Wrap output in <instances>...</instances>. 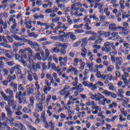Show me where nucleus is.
<instances>
[{"label": "nucleus", "instance_id": "nucleus-1", "mask_svg": "<svg viewBox=\"0 0 130 130\" xmlns=\"http://www.w3.org/2000/svg\"><path fill=\"white\" fill-rule=\"evenodd\" d=\"M5 93L8 94L9 95L6 94L4 91H0V95H1L5 101L8 102V105H9V106L13 105L14 103H15V101L13 99V98H14V92H13L12 89L8 88L5 90Z\"/></svg>", "mask_w": 130, "mask_h": 130}, {"label": "nucleus", "instance_id": "nucleus-2", "mask_svg": "<svg viewBox=\"0 0 130 130\" xmlns=\"http://www.w3.org/2000/svg\"><path fill=\"white\" fill-rule=\"evenodd\" d=\"M21 41L23 42H27L28 44L30 45L31 49H34L35 51H40V46L36 42H33L30 40H28L25 38H22Z\"/></svg>", "mask_w": 130, "mask_h": 130}, {"label": "nucleus", "instance_id": "nucleus-3", "mask_svg": "<svg viewBox=\"0 0 130 130\" xmlns=\"http://www.w3.org/2000/svg\"><path fill=\"white\" fill-rule=\"evenodd\" d=\"M45 101V95H42L41 98L38 99V104H36V108L37 111H42L43 110V101Z\"/></svg>", "mask_w": 130, "mask_h": 130}, {"label": "nucleus", "instance_id": "nucleus-4", "mask_svg": "<svg viewBox=\"0 0 130 130\" xmlns=\"http://www.w3.org/2000/svg\"><path fill=\"white\" fill-rule=\"evenodd\" d=\"M15 98L17 100H19V104H22L23 102L22 100L23 99V97L25 96L26 95V92L25 90H24L23 92L21 91H16L15 92Z\"/></svg>", "mask_w": 130, "mask_h": 130}, {"label": "nucleus", "instance_id": "nucleus-5", "mask_svg": "<svg viewBox=\"0 0 130 130\" xmlns=\"http://www.w3.org/2000/svg\"><path fill=\"white\" fill-rule=\"evenodd\" d=\"M15 72L16 75L20 76L22 74V71L21 70V66L19 64H17L13 67H12L10 69V74L13 75L14 72Z\"/></svg>", "mask_w": 130, "mask_h": 130}, {"label": "nucleus", "instance_id": "nucleus-6", "mask_svg": "<svg viewBox=\"0 0 130 130\" xmlns=\"http://www.w3.org/2000/svg\"><path fill=\"white\" fill-rule=\"evenodd\" d=\"M110 43L109 42H106L104 44V47L102 48V51H105L106 53L110 52L111 51V47H110Z\"/></svg>", "mask_w": 130, "mask_h": 130}, {"label": "nucleus", "instance_id": "nucleus-7", "mask_svg": "<svg viewBox=\"0 0 130 130\" xmlns=\"http://www.w3.org/2000/svg\"><path fill=\"white\" fill-rule=\"evenodd\" d=\"M123 62L122 58L121 57H116V63L115 64V67L116 70H120L119 66H121V64Z\"/></svg>", "mask_w": 130, "mask_h": 130}, {"label": "nucleus", "instance_id": "nucleus-8", "mask_svg": "<svg viewBox=\"0 0 130 130\" xmlns=\"http://www.w3.org/2000/svg\"><path fill=\"white\" fill-rule=\"evenodd\" d=\"M26 92L27 96H30L31 94L34 93V88L28 85L26 88Z\"/></svg>", "mask_w": 130, "mask_h": 130}, {"label": "nucleus", "instance_id": "nucleus-9", "mask_svg": "<svg viewBox=\"0 0 130 130\" xmlns=\"http://www.w3.org/2000/svg\"><path fill=\"white\" fill-rule=\"evenodd\" d=\"M123 45L124 47L125 48L124 54H128V53L130 51L129 44L127 43H124L123 44Z\"/></svg>", "mask_w": 130, "mask_h": 130}, {"label": "nucleus", "instance_id": "nucleus-10", "mask_svg": "<svg viewBox=\"0 0 130 130\" xmlns=\"http://www.w3.org/2000/svg\"><path fill=\"white\" fill-rule=\"evenodd\" d=\"M118 29V27H116L115 23H111L109 25V30L110 31H116Z\"/></svg>", "mask_w": 130, "mask_h": 130}, {"label": "nucleus", "instance_id": "nucleus-11", "mask_svg": "<svg viewBox=\"0 0 130 130\" xmlns=\"http://www.w3.org/2000/svg\"><path fill=\"white\" fill-rule=\"evenodd\" d=\"M5 110L7 111V115L10 118H12V116H13V111H12V110H11V108L10 107H7L5 108Z\"/></svg>", "mask_w": 130, "mask_h": 130}, {"label": "nucleus", "instance_id": "nucleus-12", "mask_svg": "<svg viewBox=\"0 0 130 130\" xmlns=\"http://www.w3.org/2000/svg\"><path fill=\"white\" fill-rule=\"evenodd\" d=\"M24 51H28L27 54L29 57L33 56V50L30 48H26L24 49Z\"/></svg>", "mask_w": 130, "mask_h": 130}, {"label": "nucleus", "instance_id": "nucleus-13", "mask_svg": "<svg viewBox=\"0 0 130 130\" xmlns=\"http://www.w3.org/2000/svg\"><path fill=\"white\" fill-rule=\"evenodd\" d=\"M10 87H12L13 88V91L14 93H16L18 91V87L17 83H14V82H12L10 83Z\"/></svg>", "mask_w": 130, "mask_h": 130}, {"label": "nucleus", "instance_id": "nucleus-14", "mask_svg": "<svg viewBox=\"0 0 130 130\" xmlns=\"http://www.w3.org/2000/svg\"><path fill=\"white\" fill-rule=\"evenodd\" d=\"M67 49V46L66 45H63L60 51L59 52H60V53H61V54H63V55H64V54H66V53H67V50H66Z\"/></svg>", "mask_w": 130, "mask_h": 130}, {"label": "nucleus", "instance_id": "nucleus-15", "mask_svg": "<svg viewBox=\"0 0 130 130\" xmlns=\"http://www.w3.org/2000/svg\"><path fill=\"white\" fill-rule=\"evenodd\" d=\"M0 47H4V48H11V45L8 44L7 42H4L0 43Z\"/></svg>", "mask_w": 130, "mask_h": 130}, {"label": "nucleus", "instance_id": "nucleus-16", "mask_svg": "<svg viewBox=\"0 0 130 130\" xmlns=\"http://www.w3.org/2000/svg\"><path fill=\"white\" fill-rule=\"evenodd\" d=\"M27 74V80H28L29 82H32V81H33V77L32 76V74H33V73H32V71H28Z\"/></svg>", "mask_w": 130, "mask_h": 130}, {"label": "nucleus", "instance_id": "nucleus-17", "mask_svg": "<svg viewBox=\"0 0 130 130\" xmlns=\"http://www.w3.org/2000/svg\"><path fill=\"white\" fill-rule=\"evenodd\" d=\"M16 79V75L13 74L12 76L9 75L7 77V81L9 83H11V82Z\"/></svg>", "mask_w": 130, "mask_h": 130}, {"label": "nucleus", "instance_id": "nucleus-18", "mask_svg": "<svg viewBox=\"0 0 130 130\" xmlns=\"http://www.w3.org/2000/svg\"><path fill=\"white\" fill-rule=\"evenodd\" d=\"M94 2H95V5L94 6V9H99L101 7L102 4L101 3H99V2H100V0H95Z\"/></svg>", "mask_w": 130, "mask_h": 130}, {"label": "nucleus", "instance_id": "nucleus-19", "mask_svg": "<svg viewBox=\"0 0 130 130\" xmlns=\"http://www.w3.org/2000/svg\"><path fill=\"white\" fill-rule=\"evenodd\" d=\"M46 78L47 79H49L50 80V83H51V84H53V83H54V80H53V77H52V76L51 75V74H47Z\"/></svg>", "mask_w": 130, "mask_h": 130}, {"label": "nucleus", "instance_id": "nucleus-20", "mask_svg": "<svg viewBox=\"0 0 130 130\" xmlns=\"http://www.w3.org/2000/svg\"><path fill=\"white\" fill-rule=\"evenodd\" d=\"M51 90V87L50 86H44V92L45 94H47V91L49 92Z\"/></svg>", "mask_w": 130, "mask_h": 130}, {"label": "nucleus", "instance_id": "nucleus-21", "mask_svg": "<svg viewBox=\"0 0 130 130\" xmlns=\"http://www.w3.org/2000/svg\"><path fill=\"white\" fill-rule=\"evenodd\" d=\"M59 49H57V47L52 48L51 49V52H52L53 53H59Z\"/></svg>", "mask_w": 130, "mask_h": 130}, {"label": "nucleus", "instance_id": "nucleus-22", "mask_svg": "<svg viewBox=\"0 0 130 130\" xmlns=\"http://www.w3.org/2000/svg\"><path fill=\"white\" fill-rule=\"evenodd\" d=\"M40 52H37L35 56L34 57V59H38V60H41V56H40Z\"/></svg>", "mask_w": 130, "mask_h": 130}, {"label": "nucleus", "instance_id": "nucleus-23", "mask_svg": "<svg viewBox=\"0 0 130 130\" xmlns=\"http://www.w3.org/2000/svg\"><path fill=\"white\" fill-rule=\"evenodd\" d=\"M40 54L43 60H47L48 58L46 57V55H44V51H43V50L40 51Z\"/></svg>", "mask_w": 130, "mask_h": 130}, {"label": "nucleus", "instance_id": "nucleus-24", "mask_svg": "<svg viewBox=\"0 0 130 130\" xmlns=\"http://www.w3.org/2000/svg\"><path fill=\"white\" fill-rule=\"evenodd\" d=\"M19 53H22L21 55L22 57H24V58H27V54L25 53V50L22 49L19 50Z\"/></svg>", "mask_w": 130, "mask_h": 130}, {"label": "nucleus", "instance_id": "nucleus-25", "mask_svg": "<svg viewBox=\"0 0 130 130\" xmlns=\"http://www.w3.org/2000/svg\"><path fill=\"white\" fill-rule=\"evenodd\" d=\"M85 34H86V35H97V34H96V32L92 31L91 30L85 31Z\"/></svg>", "mask_w": 130, "mask_h": 130}, {"label": "nucleus", "instance_id": "nucleus-26", "mask_svg": "<svg viewBox=\"0 0 130 130\" xmlns=\"http://www.w3.org/2000/svg\"><path fill=\"white\" fill-rule=\"evenodd\" d=\"M32 79L36 81V82H38L39 79H38V75L37 74L34 73H32Z\"/></svg>", "mask_w": 130, "mask_h": 130}, {"label": "nucleus", "instance_id": "nucleus-27", "mask_svg": "<svg viewBox=\"0 0 130 130\" xmlns=\"http://www.w3.org/2000/svg\"><path fill=\"white\" fill-rule=\"evenodd\" d=\"M31 109H28L26 107L22 109V112H23V113H31Z\"/></svg>", "mask_w": 130, "mask_h": 130}, {"label": "nucleus", "instance_id": "nucleus-28", "mask_svg": "<svg viewBox=\"0 0 130 130\" xmlns=\"http://www.w3.org/2000/svg\"><path fill=\"white\" fill-rule=\"evenodd\" d=\"M6 52H9V50L2 49L0 48V55H3V54H6Z\"/></svg>", "mask_w": 130, "mask_h": 130}, {"label": "nucleus", "instance_id": "nucleus-29", "mask_svg": "<svg viewBox=\"0 0 130 130\" xmlns=\"http://www.w3.org/2000/svg\"><path fill=\"white\" fill-rule=\"evenodd\" d=\"M103 93L106 96H110V94H111V92L107 90H105L103 91Z\"/></svg>", "mask_w": 130, "mask_h": 130}, {"label": "nucleus", "instance_id": "nucleus-30", "mask_svg": "<svg viewBox=\"0 0 130 130\" xmlns=\"http://www.w3.org/2000/svg\"><path fill=\"white\" fill-rule=\"evenodd\" d=\"M118 29L119 30H121L123 32L127 31V27H122V26H118Z\"/></svg>", "mask_w": 130, "mask_h": 130}, {"label": "nucleus", "instance_id": "nucleus-31", "mask_svg": "<svg viewBox=\"0 0 130 130\" xmlns=\"http://www.w3.org/2000/svg\"><path fill=\"white\" fill-rule=\"evenodd\" d=\"M67 22H68L69 25H72V24H73V21H72V19H71V16H67Z\"/></svg>", "mask_w": 130, "mask_h": 130}, {"label": "nucleus", "instance_id": "nucleus-32", "mask_svg": "<svg viewBox=\"0 0 130 130\" xmlns=\"http://www.w3.org/2000/svg\"><path fill=\"white\" fill-rule=\"evenodd\" d=\"M102 35H104V30H101L98 31V38H100Z\"/></svg>", "mask_w": 130, "mask_h": 130}, {"label": "nucleus", "instance_id": "nucleus-33", "mask_svg": "<svg viewBox=\"0 0 130 130\" xmlns=\"http://www.w3.org/2000/svg\"><path fill=\"white\" fill-rule=\"evenodd\" d=\"M84 27V29H85V30H91L92 29V27H91L89 26V23H86L85 24Z\"/></svg>", "mask_w": 130, "mask_h": 130}, {"label": "nucleus", "instance_id": "nucleus-34", "mask_svg": "<svg viewBox=\"0 0 130 130\" xmlns=\"http://www.w3.org/2000/svg\"><path fill=\"white\" fill-rule=\"evenodd\" d=\"M70 38L71 40H72V41H74V40H76V39H77V36H76V35H73V33L71 32Z\"/></svg>", "mask_w": 130, "mask_h": 130}, {"label": "nucleus", "instance_id": "nucleus-35", "mask_svg": "<svg viewBox=\"0 0 130 130\" xmlns=\"http://www.w3.org/2000/svg\"><path fill=\"white\" fill-rule=\"evenodd\" d=\"M35 86L36 87L37 91H39L40 89V85H39V82L36 81L35 82Z\"/></svg>", "mask_w": 130, "mask_h": 130}, {"label": "nucleus", "instance_id": "nucleus-36", "mask_svg": "<svg viewBox=\"0 0 130 130\" xmlns=\"http://www.w3.org/2000/svg\"><path fill=\"white\" fill-rule=\"evenodd\" d=\"M58 7L59 8H60V10H61V11H64V10H66V6H64L62 4H58Z\"/></svg>", "mask_w": 130, "mask_h": 130}, {"label": "nucleus", "instance_id": "nucleus-37", "mask_svg": "<svg viewBox=\"0 0 130 130\" xmlns=\"http://www.w3.org/2000/svg\"><path fill=\"white\" fill-rule=\"evenodd\" d=\"M6 116V113L2 112L1 114V116H0V121H3L5 119Z\"/></svg>", "mask_w": 130, "mask_h": 130}, {"label": "nucleus", "instance_id": "nucleus-38", "mask_svg": "<svg viewBox=\"0 0 130 130\" xmlns=\"http://www.w3.org/2000/svg\"><path fill=\"white\" fill-rule=\"evenodd\" d=\"M19 125H20V126L19 127V129H21V130H27V129L25 127V125H24V124H23V123H20Z\"/></svg>", "mask_w": 130, "mask_h": 130}, {"label": "nucleus", "instance_id": "nucleus-39", "mask_svg": "<svg viewBox=\"0 0 130 130\" xmlns=\"http://www.w3.org/2000/svg\"><path fill=\"white\" fill-rule=\"evenodd\" d=\"M111 60L112 61V63H115L116 62V57H114L113 55H111Z\"/></svg>", "mask_w": 130, "mask_h": 130}, {"label": "nucleus", "instance_id": "nucleus-40", "mask_svg": "<svg viewBox=\"0 0 130 130\" xmlns=\"http://www.w3.org/2000/svg\"><path fill=\"white\" fill-rule=\"evenodd\" d=\"M6 57H7V58H10V59H13L14 58V57L12 55H11L10 54H9L8 52H6L5 54Z\"/></svg>", "mask_w": 130, "mask_h": 130}, {"label": "nucleus", "instance_id": "nucleus-41", "mask_svg": "<svg viewBox=\"0 0 130 130\" xmlns=\"http://www.w3.org/2000/svg\"><path fill=\"white\" fill-rule=\"evenodd\" d=\"M25 32H26V28L25 27H22L20 30L19 34L20 35H22V34H25Z\"/></svg>", "mask_w": 130, "mask_h": 130}, {"label": "nucleus", "instance_id": "nucleus-42", "mask_svg": "<svg viewBox=\"0 0 130 130\" xmlns=\"http://www.w3.org/2000/svg\"><path fill=\"white\" fill-rule=\"evenodd\" d=\"M114 69V66H110L107 68V71L108 72H111L112 70Z\"/></svg>", "mask_w": 130, "mask_h": 130}, {"label": "nucleus", "instance_id": "nucleus-43", "mask_svg": "<svg viewBox=\"0 0 130 130\" xmlns=\"http://www.w3.org/2000/svg\"><path fill=\"white\" fill-rule=\"evenodd\" d=\"M2 41H4V42H7V39H6L5 36L0 35V42H2Z\"/></svg>", "mask_w": 130, "mask_h": 130}, {"label": "nucleus", "instance_id": "nucleus-44", "mask_svg": "<svg viewBox=\"0 0 130 130\" xmlns=\"http://www.w3.org/2000/svg\"><path fill=\"white\" fill-rule=\"evenodd\" d=\"M19 31V29L16 28L15 29H10V32L12 34H18V31Z\"/></svg>", "mask_w": 130, "mask_h": 130}, {"label": "nucleus", "instance_id": "nucleus-45", "mask_svg": "<svg viewBox=\"0 0 130 130\" xmlns=\"http://www.w3.org/2000/svg\"><path fill=\"white\" fill-rule=\"evenodd\" d=\"M59 21V17H56L55 18H52V22L53 23H56Z\"/></svg>", "mask_w": 130, "mask_h": 130}, {"label": "nucleus", "instance_id": "nucleus-46", "mask_svg": "<svg viewBox=\"0 0 130 130\" xmlns=\"http://www.w3.org/2000/svg\"><path fill=\"white\" fill-rule=\"evenodd\" d=\"M34 100H35V99H34V97H32L31 96L29 98V104H32L33 105H34Z\"/></svg>", "mask_w": 130, "mask_h": 130}, {"label": "nucleus", "instance_id": "nucleus-47", "mask_svg": "<svg viewBox=\"0 0 130 130\" xmlns=\"http://www.w3.org/2000/svg\"><path fill=\"white\" fill-rule=\"evenodd\" d=\"M3 5H1V8H3L4 9V11L6 10V8L9 6V4L8 3H2Z\"/></svg>", "mask_w": 130, "mask_h": 130}, {"label": "nucleus", "instance_id": "nucleus-48", "mask_svg": "<svg viewBox=\"0 0 130 130\" xmlns=\"http://www.w3.org/2000/svg\"><path fill=\"white\" fill-rule=\"evenodd\" d=\"M45 13L46 14H51V13H52V9H47L46 10H45Z\"/></svg>", "mask_w": 130, "mask_h": 130}, {"label": "nucleus", "instance_id": "nucleus-49", "mask_svg": "<svg viewBox=\"0 0 130 130\" xmlns=\"http://www.w3.org/2000/svg\"><path fill=\"white\" fill-rule=\"evenodd\" d=\"M50 54V52H49V50L48 49H45V55L47 57V58H48L49 57V54Z\"/></svg>", "mask_w": 130, "mask_h": 130}, {"label": "nucleus", "instance_id": "nucleus-50", "mask_svg": "<svg viewBox=\"0 0 130 130\" xmlns=\"http://www.w3.org/2000/svg\"><path fill=\"white\" fill-rule=\"evenodd\" d=\"M42 67L43 68L42 72L46 71V70L47 69V66H46V64H45V63H42Z\"/></svg>", "mask_w": 130, "mask_h": 130}, {"label": "nucleus", "instance_id": "nucleus-51", "mask_svg": "<svg viewBox=\"0 0 130 130\" xmlns=\"http://www.w3.org/2000/svg\"><path fill=\"white\" fill-rule=\"evenodd\" d=\"M7 64H8V66H9V67H13V66L15 64V62L14 61H8L7 62Z\"/></svg>", "mask_w": 130, "mask_h": 130}, {"label": "nucleus", "instance_id": "nucleus-52", "mask_svg": "<svg viewBox=\"0 0 130 130\" xmlns=\"http://www.w3.org/2000/svg\"><path fill=\"white\" fill-rule=\"evenodd\" d=\"M88 41H89L87 38H83L82 39V42L85 44H87L88 43Z\"/></svg>", "mask_w": 130, "mask_h": 130}, {"label": "nucleus", "instance_id": "nucleus-53", "mask_svg": "<svg viewBox=\"0 0 130 130\" xmlns=\"http://www.w3.org/2000/svg\"><path fill=\"white\" fill-rule=\"evenodd\" d=\"M6 38L7 39V40H8V41H9V42H11V43H13V38H12V37H11L10 36H7L6 37Z\"/></svg>", "mask_w": 130, "mask_h": 130}, {"label": "nucleus", "instance_id": "nucleus-54", "mask_svg": "<svg viewBox=\"0 0 130 130\" xmlns=\"http://www.w3.org/2000/svg\"><path fill=\"white\" fill-rule=\"evenodd\" d=\"M81 44V41H77L73 45V47H78Z\"/></svg>", "mask_w": 130, "mask_h": 130}, {"label": "nucleus", "instance_id": "nucleus-55", "mask_svg": "<svg viewBox=\"0 0 130 130\" xmlns=\"http://www.w3.org/2000/svg\"><path fill=\"white\" fill-rule=\"evenodd\" d=\"M89 95L91 99H95V98H96V96L97 94H92V92H90Z\"/></svg>", "mask_w": 130, "mask_h": 130}, {"label": "nucleus", "instance_id": "nucleus-56", "mask_svg": "<svg viewBox=\"0 0 130 130\" xmlns=\"http://www.w3.org/2000/svg\"><path fill=\"white\" fill-rule=\"evenodd\" d=\"M99 18H100V22H103L104 20H105L106 16L104 15H101Z\"/></svg>", "mask_w": 130, "mask_h": 130}, {"label": "nucleus", "instance_id": "nucleus-57", "mask_svg": "<svg viewBox=\"0 0 130 130\" xmlns=\"http://www.w3.org/2000/svg\"><path fill=\"white\" fill-rule=\"evenodd\" d=\"M51 69L54 70V71H57V68H56V66L54 63L51 64Z\"/></svg>", "mask_w": 130, "mask_h": 130}, {"label": "nucleus", "instance_id": "nucleus-58", "mask_svg": "<svg viewBox=\"0 0 130 130\" xmlns=\"http://www.w3.org/2000/svg\"><path fill=\"white\" fill-rule=\"evenodd\" d=\"M75 34L78 33H84V30L83 29H76L75 30Z\"/></svg>", "mask_w": 130, "mask_h": 130}, {"label": "nucleus", "instance_id": "nucleus-59", "mask_svg": "<svg viewBox=\"0 0 130 130\" xmlns=\"http://www.w3.org/2000/svg\"><path fill=\"white\" fill-rule=\"evenodd\" d=\"M16 27H17V22L15 21V22H13V24L11 26V30H15L16 29Z\"/></svg>", "mask_w": 130, "mask_h": 130}, {"label": "nucleus", "instance_id": "nucleus-60", "mask_svg": "<svg viewBox=\"0 0 130 130\" xmlns=\"http://www.w3.org/2000/svg\"><path fill=\"white\" fill-rule=\"evenodd\" d=\"M83 26H84L83 24H80V25H77V24H75L74 26V28H81L82 27H83Z\"/></svg>", "mask_w": 130, "mask_h": 130}, {"label": "nucleus", "instance_id": "nucleus-61", "mask_svg": "<svg viewBox=\"0 0 130 130\" xmlns=\"http://www.w3.org/2000/svg\"><path fill=\"white\" fill-rule=\"evenodd\" d=\"M51 99V95H50V94L48 95L47 96V99H46V101H47V104H48V102H49V101H50Z\"/></svg>", "mask_w": 130, "mask_h": 130}, {"label": "nucleus", "instance_id": "nucleus-62", "mask_svg": "<svg viewBox=\"0 0 130 130\" xmlns=\"http://www.w3.org/2000/svg\"><path fill=\"white\" fill-rule=\"evenodd\" d=\"M58 11V8L56 6H54L53 7V10H52V13H56Z\"/></svg>", "mask_w": 130, "mask_h": 130}, {"label": "nucleus", "instance_id": "nucleus-63", "mask_svg": "<svg viewBox=\"0 0 130 130\" xmlns=\"http://www.w3.org/2000/svg\"><path fill=\"white\" fill-rule=\"evenodd\" d=\"M101 42H102V39H99L95 41L94 44H99Z\"/></svg>", "mask_w": 130, "mask_h": 130}, {"label": "nucleus", "instance_id": "nucleus-64", "mask_svg": "<svg viewBox=\"0 0 130 130\" xmlns=\"http://www.w3.org/2000/svg\"><path fill=\"white\" fill-rule=\"evenodd\" d=\"M19 79H22V80H23V81H24V82H25L26 79V77H25V75L24 74H22L21 76H20V77H19Z\"/></svg>", "mask_w": 130, "mask_h": 130}]
</instances>
